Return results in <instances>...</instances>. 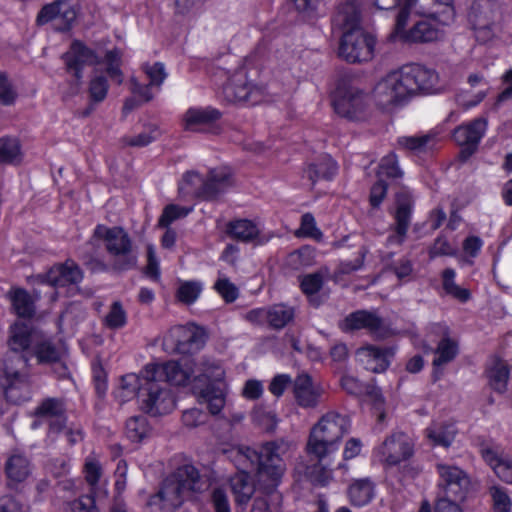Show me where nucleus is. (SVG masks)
Returning <instances> with one entry per match:
<instances>
[{
  "instance_id": "5701e85b",
  "label": "nucleus",
  "mask_w": 512,
  "mask_h": 512,
  "mask_svg": "<svg viewBox=\"0 0 512 512\" xmlns=\"http://www.w3.org/2000/svg\"><path fill=\"white\" fill-rule=\"evenodd\" d=\"M393 231L387 241L391 244L404 243L412 220L414 198L410 191L401 190L396 194Z\"/></svg>"
},
{
  "instance_id": "dca6fc26",
  "label": "nucleus",
  "mask_w": 512,
  "mask_h": 512,
  "mask_svg": "<svg viewBox=\"0 0 512 512\" xmlns=\"http://www.w3.org/2000/svg\"><path fill=\"white\" fill-rule=\"evenodd\" d=\"M415 443L412 437L402 431L391 433L375 449L379 460L388 466H396L414 455Z\"/></svg>"
},
{
  "instance_id": "79ce46f5",
  "label": "nucleus",
  "mask_w": 512,
  "mask_h": 512,
  "mask_svg": "<svg viewBox=\"0 0 512 512\" xmlns=\"http://www.w3.org/2000/svg\"><path fill=\"white\" fill-rule=\"evenodd\" d=\"M222 113L213 107L189 108L185 113L186 129L192 130L196 125H209L218 121Z\"/></svg>"
},
{
  "instance_id": "20e7f679",
  "label": "nucleus",
  "mask_w": 512,
  "mask_h": 512,
  "mask_svg": "<svg viewBox=\"0 0 512 512\" xmlns=\"http://www.w3.org/2000/svg\"><path fill=\"white\" fill-rule=\"evenodd\" d=\"M97 242L103 243L113 271L124 272L137 267L138 255L135 245L123 227L97 224L85 246L89 248Z\"/></svg>"
},
{
  "instance_id": "a18cd8bd",
  "label": "nucleus",
  "mask_w": 512,
  "mask_h": 512,
  "mask_svg": "<svg viewBox=\"0 0 512 512\" xmlns=\"http://www.w3.org/2000/svg\"><path fill=\"white\" fill-rule=\"evenodd\" d=\"M109 90L107 78L103 75H94L88 86V94L90 104L85 111L83 116H89L94 110V104L101 103L105 100Z\"/></svg>"
},
{
  "instance_id": "603ef678",
  "label": "nucleus",
  "mask_w": 512,
  "mask_h": 512,
  "mask_svg": "<svg viewBox=\"0 0 512 512\" xmlns=\"http://www.w3.org/2000/svg\"><path fill=\"white\" fill-rule=\"evenodd\" d=\"M323 286V276L321 273H311L304 275L301 278L300 287L302 292L310 298L314 306H318L319 302L316 301L314 296L321 290Z\"/></svg>"
},
{
  "instance_id": "09e8293b",
  "label": "nucleus",
  "mask_w": 512,
  "mask_h": 512,
  "mask_svg": "<svg viewBox=\"0 0 512 512\" xmlns=\"http://www.w3.org/2000/svg\"><path fill=\"white\" fill-rule=\"evenodd\" d=\"M294 317V309L290 306L275 304L268 308V324L273 329L280 330L284 328Z\"/></svg>"
},
{
  "instance_id": "864d4df0",
  "label": "nucleus",
  "mask_w": 512,
  "mask_h": 512,
  "mask_svg": "<svg viewBox=\"0 0 512 512\" xmlns=\"http://www.w3.org/2000/svg\"><path fill=\"white\" fill-rule=\"evenodd\" d=\"M377 176L379 179L383 176L391 179H397L403 176V171L399 167L398 157L395 153H389L381 159Z\"/></svg>"
},
{
  "instance_id": "b1692460",
  "label": "nucleus",
  "mask_w": 512,
  "mask_h": 512,
  "mask_svg": "<svg viewBox=\"0 0 512 512\" xmlns=\"http://www.w3.org/2000/svg\"><path fill=\"white\" fill-rule=\"evenodd\" d=\"M193 370L188 363L185 367L177 361H167L164 363L147 364L144 367V375L158 380L160 383L176 386L185 385L193 374Z\"/></svg>"
},
{
  "instance_id": "e2e57ef3",
  "label": "nucleus",
  "mask_w": 512,
  "mask_h": 512,
  "mask_svg": "<svg viewBox=\"0 0 512 512\" xmlns=\"http://www.w3.org/2000/svg\"><path fill=\"white\" fill-rule=\"evenodd\" d=\"M18 97L17 91L8 79V76L0 72V104L11 106Z\"/></svg>"
},
{
  "instance_id": "1a4fd4ad",
  "label": "nucleus",
  "mask_w": 512,
  "mask_h": 512,
  "mask_svg": "<svg viewBox=\"0 0 512 512\" xmlns=\"http://www.w3.org/2000/svg\"><path fill=\"white\" fill-rule=\"evenodd\" d=\"M335 112L349 121H365L371 114L369 96L360 88L342 79L333 101Z\"/></svg>"
},
{
  "instance_id": "6e6552de",
  "label": "nucleus",
  "mask_w": 512,
  "mask_h": 512,
  "mask_svg": "<svg viewBox=\"0 0 512 512\" xmlns=\"http://www.w3.org/2000/svg\"><path fill=\"white\" fill-rule=\"evenodd\" d=\"M411 10L400 8L396 15L394 31L390 34L392 40L410 43H429L438 41L444 36L443 26L446 20L438 19L437 14L426 15L427 18L418 21L408 31L405 30Z\"/></svg>"
},
{
  "instance_id": "f704fd0d",
  "label": "nucleus",
  "mask_w": 512,
  "mask_h": 512,
  "mask_svg": "<svg viewBox=\"0 0 512 512\" xmlns=\"http://www.w3.org/2000/svg\"><path fill=\"white\" fill-rule=\"evenodd\" d=\"M362 361L366 363V369L374 372H384L390 365V359L394 356L392 347H379L370 345L358 351Z\"/></svg>"
},
{
  "instance_id": "9b49d317",
  "label": "nucleus",
  "mask_w": 512,
  "mask_h": 512,
  "mask_svg": "<svg viewBox=\"0 0 512 512\" xmlns=\"http://www.w3.org/2000/svg\"><path fill=\"white\" fill-rule=\"evenodd\" d=\"M139 403L141 410L152 416L168 414L175 407V400L168 385L148 375H144Z\"/></svg>"
},
{
  "instance_id": "4468645a",
  "label": "nucleus",
  "mask_w": 512,
  "mask_h": 512,
  "mask_svg": "<svg viewBox=\"0 0 512 512\" xmlns=\"http://www.w3.org/2000/svg\"><path fill=\"white\" fill-rule=\"evenodd\" d=\"M376 105L382 109L401 104L410 98L401 70L393 71L383 77L373 90Z\"/></svg>"
},
{
  "instance_id": "c756f323",
  "label": "nucleus",
  "mask_w": 512,
  "mask_h": 512,
  "mask_svg": "<svg viewBox=\"0 0 512 512\" xmlns=\"http://www.w3.org/2000/svg\"><path fill=\"white\" fill-rule=\"evenodd\" d=\"M479 452L501 481L512 484V457L503 456L497 445L488 443H482Z\"/></svg>"
},
{
  "instance_id": "680f3d73",
  "label": "nucleus",
  "mask_w": 512,
  "mask_h": 512,
  "mask_svg": "<svg viewBox=\"0 0 512 512\" xmlns=\"http://www.w3.org/2000/svg\"><path fill=\"white\" fill-rule=\"evenodd\" d=\"M20 146L16 139L1 138L0 139V162L11 163L19 155Z\"/></svg>"
},
{
  "instance_id": "6ab92c4d",
  "label": "nucleus",
  "mask_w": 512,
  "mask_h": 512,
  "mask_svg": "<svg viewBox=\"0 0 512 512\" xmlns=\"http://www.w3.org/2000/svg\"><path fill=\"white\" fill-rule=\"evenodd\" d=\"M76 18L77 10L71 1L56 0L40 9L35 22L38 26L53 23L57 31L66 32L71 29Z\"/></svg>"
},
{
  "instance_id": "f8f14e48",
  "label": "nucleus",
  "mask_w": 512,
  "mask_h": 512,
  "mask_svg": "<svg viewBox=\"0 0 512 512\" xmlns=\"http://www.w3.org/2000/svg\"><path fill=\"white\" fill-rule=\"evenodd\" d=\"M204 330L194 324L172 327L163 338V347L170 353L191 354L205 344Z\"/></svg>"
},
{
  "instance_id": "49530a36",
  "label": "nucleus",
  "mask_w": 512,
  "mask_h": 512,
  "mask_svg": "<svg viewBox=\"0 0 512 512\" xmlns=\"http://www.w3.org/2000/svg\"><path fill=\"white\" fill-rule=\"evenodd\" d=\"M205 178L195 171L186 172L179 183L178 190L182 197L199 198L202 200V188Z\"/></svg>"
},
{
  "instance_id": "9d476101",
  "label": "nucleus",
  "mask_w": 512,
  "mask_h": 512,
  "mask_svg": "<svg viewBox=\"0 0 512 512\" xmlns=\"http://www.w3.org/2000/svg\"><path fill=\"white\" fill-rule=\"evenodd\" d=\"M429 333L440 338L435 348H425L426 353L432 352L434 354L431 377L436 382L442 377L445 367L457 358L459 343L450 336V330L444 324L435 323L430 325Z\"/></svg>"
},
{
  "instance_id": "f3484780",
  "label": "nucleus",
  "mask_w": 512,
  "mask_h": 512,
  "mask_svg": "<svg viewBox=\"0 0 512 512\" xmlns=\"http://www.w3.org/2000/svg\"><path fill=\"white\" fill-rule=\"evenodd\" d=\"M223 94L227 101L256 105L266 98V88L258 86L247 79L244 71L236 72L224 85Z\"/></svg>"
},
{
  "instance_id": "c9c22d12",
  "label": "nucleus",
  "mask_w": 512,
  "mask_h": 512,
  "mask_svg": "<svg viewBox=\"0 0 512 512\" xmlns=\"http://www.w3.org/2000/svg\"><path fill=\"white\" fill-rule=\"evenodd\" d=\"M238 473L231 479L232 491L235 494V500L239 505L247 504L255 492V487L250 476L251 473L256 475L259 484V471L257 469H241L233 462Z\"/></svg>"
},
{
  "instance_id": "0eeeda50",
  "label": "nucleus",
  "mask_w": 512,
  "mask_h": 512,
  "mask_svg": "<svg viewBox=\"0 0 512 512\" xmlns=\"http://www.w3.org/2000/svg\"><path fill=\"white\" fill-rule=\"evenodd\" d=\"M207 487V481L193 465L186 464L178 467L163 481L160 488L165 510L170 511L180 507L192 492L199 493Z\"/></svg>"
},
{
  "instance_id": "4d7b16f0",
  "label": "nucleus",
  "mask_w": 512,
  "mask_h": 512,
  "mask_svg": "<svg viewBox=\"0 0 512 512\" xmlns=\"http://www.w3.org/2000/svg\"><path fill=\"white\" fill-rule=\"evenodd\" d=\"M490 495L493 501L494 512H510L512 501L505 488L493 486L490 488Z\"/></svg>"
},
{
  "instance_id": "393cba45",
  "label": "nucleus",
  "mask_w": 512,
  "mask_h": 512,
  "mask_svg": "<svg viewBox=\"0 0 512 512\" xmlns=\"http://www.w3.org/2000/svg\"><path fill=\"white\" fill-rule=\"evenodd\" d=\"M35 279L40 284L66 287L79 284L83 279V272L75 261L67 259L64 263L53 265L46 273L36 275Z\"/></svg>"
},
{
  "instance_id": "aec40b11",
  "label": "nucleus",
  "mask_w": 512,
  "mask_h": 512,
  "mask_svg": "<svg viewBox=\"0 0 512 512\" xmlns=\"http://www.w3.org/2000/svg\"><path fill=\"white\" fill-rule=\"evenodd\" d=\"M62 58L67 72L76 80V84L73 87L75 93L78 92L80 82L83 78V68L85 66L96 65L101 62V59L96 52L79 40H74L71 43L69 50L63 54Z\"/></svg>"
},
{
  "instance_id": "13d9d810",
  "label": "nucleus",
  "mask_w": 512,
  "mask_h": 512,
  "mask_svg": "<svg viewBox=\"0 0 512 512\" xmlns=\"http://www.w3.org/2000/svg\"><path fill=\"white\" fill-rule=\"evenodd\" d=\"M302 21L313 23L317 17L318 0H292Z\"/></svg>"
},
{
  "instance_id": "3c124183",
  "label": "nucleus",
  "mask_w": 512,
  "mask_h": 512,
  "mask_svg": "<svg viewBox=\"0 0 512 512\" xmlns=\"http://www.w3.org/2000/svg\"><path fill=\"white\" fill-rule=\"evenodd\" d=\"M455 275V270L452 268H446L442 272L443 289L447 294L451 295L460 302L465 303L470 299L471 293L468 289L462 288L455 283Z\"/></svg>"
},
{
  "instance_id": "c03bdc74",
  "label": "nucleus",
  "mask_w": 512,
  "mask_h": 512,
  "mask_svg": "<svg viewBox=\"0 0 512 512\" xmlns=\"http://www.w3.org/2000/svg\"><path fill=\"white\" fill-rule=\"evenodd\" d=\"M143 382L144 369L139 375L130 373L122 376L116 397L119 398L121 402L128 401L135 396L139 398L140 391L143 387Z\"/></svg>"
},
{
  "instance_id": "473e14b6",
  "label": "nucleus",
  "mask_w": 512,
  "mask_h": 512,
  "mask_svg": "<svg viewBox=\"0 0 512 512\" xmlns=\"http://www.w3.org/2000/svg\"><path fill=\"white\" fill-rule=\"evenodd\" d=\"M4 471L10 484L22 483L32 472L31 461L24 452L13 450L7 456Z\"/></svg>"
},
{
  "instance_id": "69168bd1",
  "label": "nucleus",
  "mask_w": 512,
  "mask_h": 512,
  "mask_svg": "<svg viewBox=\"0 0 512 512\" xmlns=\"http://www.w3.org/2000/svg\"><path fill=\"white\" fill-rule=\"evenodd\" d=\"M92 378L95 391L99 397L105 396L107 392V373L98 361L92 363Z\"/></svg>"
},
{
  "instance_id": "cd10ccee",
  "label": "nucleus",
  "mask_w": 512,
  "mask_h": 512,
  "mask_svg": "<svg viewBox=\"0 0 512 512\" xmlns=\"http://www.w3.org/2000/svg\"><path fill=\"white\" fill-rule=\"evenodd\" d=\"M31 355L36 357L37 363L41 365H54V372L59 378L68 375V368L62 362V352L50 339H39L31 349Z\"/></svg>"
},
{
  "instance_id": "7c9ffc66",
  "label": "nucleus",
  "mask_w": 512,
  "mask_h": 512,
  "mask_svg": "<svg viewBox=\"0 0 512 512\" xmlns=\"http://www.w3.org/2000/svg\"><path fill=\"white\" fill-rule=\"evenodd\" d=\"M383 319L377 314L376 311L371 310H357L348 314L340 327L345 332L367 330L371 334H379L383 329Z\"/></svg>"
},
{
  "instance_id": "37998d69",
  "label": "nucleus",
  "mask_w": 512,
  "mask_h": 512,
  "mask_svg": "<svg viewBox=\"0 0 512 512\" xmlns=\"http://www.w3.org/2000/svg\"><path fill=\"white\" fill-rule=\"evenodd\" d=\"M452 1L453 0H404L401 8L414 9L418 14L421 15H432L437 14L434 9L436 7H444L445 13H447V19L452 16Z\"/></svg>"
},
{
  "instance_id": "774afa93",
  "label": "nucleus",
  "mask_w": 512,
  "mask_h": 512,
  "mask_svg": "<svg viewBox=\"0 0 512 512\" xmlns=\"http://www.w3.org/2000/svg\"><path fill=\"white\" fill-rule=\"evenodd\" d=\"M214 288L227 303L234 302L239 296L238 288L227 278L218 279Z\"/></svg>"
},
{
  "instance_id": "a878e982",
  "label": "nucleus",
  "mask_w": 512,
  "mask_h": 512,
  "mask_svg": "<svg viewBox=\"0 0 512 512\" xmlns=\"http://www.w3.org/2000/svg\"><path fill=\"white\" fill-rule=\"evenodd\" d=\"M233 185V174L228 167L210 169L205 177L204 187L201 191L202 200H217Z\"/></svg>"
},
{
  "instance_id": "2f4dec72",
  "label": "nucleus",
  "mask_w": 512,
  "mask_h": 512,
  "mask_svg": "<svg viewBox=\"0 0 512 512\" xmlns=\"http://www.w3.org/2000/svg\"><path fill=\"white\" fill-rule=\"evenodd\" d=\"M226 234L231 239L243 243L264 244L267 239L261 235L257 222L249 219L231 220L226 225Z\"/></svg>"
},
{
  "instance_id": "6e6d98bb",
  "label": "nucleus",
  "mask_w": 512,
  "mask_h": 512,
  "mask_svg": "<svg viewBox=\"0 0 512 512\" xmlns=\"http://www.w3.org/2000/svg\"><path fill=\"white\" fill-rule=\"evenodd\" d=\"M202 291L200 283L195 281H187L180 284L176 296L177 299L187 305L194 303Z\"/></svg>"
},
{
  "instance_id": "412c9836",
  "label": "nucleus",
  "mask_w": 512,
  "mask_h": 512,
  "mask_svg": "<svg viewBox=\"0 0 512 512\" xmlns=\"http://www.w3.org/2000/svg\"><path fill=\"white\" fill-rule=\"evenodd\" d=\"M436 468L440 476L437 497L464 499L469 485L467 474L459 467L448 464H437Z\"/></svg>"
},
{
  "instance_id": "f03ea898",
  "label": "nucleus",
  "mask_w": 512,
  "mask_h": 512,
  "mask_svg": "<svg viewBox=\"0 0 512 512\" xmlns=\"http://www.w3.org/2000/svg\"><path fill=\"white\" fill-rule=\"evenodd\" d=\"M36 342L32 328L22 322L10 327L8 345L11 350L0 361V386L6 399L20 404L31 398L32 384L28 371L29 357L21 354Z\"/></svg>"
},
{
  "instance_id": "4be33fe9",
  "label": "nucleus",
  "mask_w": 512,
  "mask_h": 512,
  "mask_svg": "<svg viewBox=\"0 0 512 512\" xmlns=\"http://www.w3.org/2000/svg\"><path fill=\"white\" fill-rule=\"evenodd\" d=\"M34 416L37 420L33 422V428L46 422L49 425V432L58 434L67 423L65 401L61 398H45L35 408Z\"/></svg>"
},
{
  "instance_id": "a211bd4d",
  "label": "nucleus",
  "mask_w": 512,
  "mask_h": 512,
  "mask_svg": "<svg viewBox=\"0 0 512 512\" xmlns=\"http://www.w3.org/2000/svg\"><path fill=\"white\" fill-rule=\"evenodd\" d=\"M410 97L418 94H434L442 90L438 73L420 64H411L401 69Z\"/></svg>"
},
{
  "instance_id": "8fccbe9b",
  "label": "nucleus",
  "mask_w": 512,
  "mask_h": 512,
  "mask_svg": "<svg viewBox=\"0 0 512 512\" xmlns=\"http://www.w3.org/2000/svg\"><path fill=\"white\" fill-rule=\"evenodd\" d=\"M149 432L150 426L145 416H133L126 421L125 433L132 442H140L148 436Z\"/></svg>"
},
{
  "instance_id": "72a5a7b5",
  "label": "nucleus",
  "mask_w": 512,
  "mask_h": 512,
  "mask_svg": "<svg viewBox=\"0 0 512 512\" xmlns=\"http://www.w3.org/2000/svg\"><path fill=\"white\" fill-rule=\"evenodd\" d=\"M437 136L434 133L401 136L397 146L408 154L422 156L431 153L437 146Z\"/></svg>"
},
{
  "instance_id": "338daca9",
  "label": "nucleus",
  "mask_w": 512,
  "mask_h": 512,
  "mask_svg": "<svg viewBox=\"0 0 512 512\" xmlns=\"http://www.w3.org/2000/svg\"><path fill=\"white\" fill-rule=\"evenodd\" d=\"M455 253V248L450 244L447 237L443 235H439L434 240L433 245L429 249L430 259L436 258L438 256H453Z\"/></svg>"
},
{
  "instance_id": "e433bc0d",
  "label": "nucleus",
  "mask_w": 512,
  "mask_h": 512,
  "mask_svg": "<svg viewBox=\"0 0 512 512\" xmlns=\"http://www.w3.org/2000/svg\"><path fill=\"white\" fill-rule=\"evenodd\" d=\"M486 129L487 120L480 117L456 127L452 136L458 145L467 144L478 147Z\"/></svg>"
},
{
  "instance_id": "bf43d9fd",
  "label": "nucleus",
  "mask_w": 512,
  "mask_h": 512,
  "mask_svg": "<svg viewBox=\"0 0 512 512\" xmlns=\"http://www.w3.org/2000/svg\"><path fill=\"white\" fill-rule=\"evenodd\" d=\"M189 212L190 209H185L175 204H169L164 208L158 220V226L168 228L175 220L185 217Z\"/></svg>"
},
{
  "instance_id": "bb28decb",
  "label": "nucleus",
  "mask_w": 512,
  "mask_h": 512,
  "mask_svg": "<svg viewBox=\"0 0 512 512\" xmlns=\"http://www.w3.org/2000/svg\"><path fill=\"white\" fill-rule=\"evenodd\" d=\"M324 390L313 383L309 374L301 373L293 381V395L296 403L304 408H316L323 397Z\"/></svg>"
},
{
  "instance_id": "58836bf2",
  "label": "nucleus",
  "mask_w": 512,
  "mask_h": 512,
  "mask_svg": "<svg viewBox=\"0 0 512 512\" xmlns=\"http://www.w3.org/2000/svg\"><path fill=\"white\" fill-rule=\"evenodd\" d=\"M457 429L454 424L433 422L425 429V435L435 446L449 447L455 439Z\"/></svg>"
},
{
  "instance_id": "ea45409f",
  "label": "nucleus",
  "mask_w": 512,
  "mask_h": 512,
  "mask_svg": "<svg viewBox=\"0 0 512 512\" xmlns=\"http://www.w3.org/2000/svg\"><path fill=\"white\" fill-rule=\"evenodd\" d=\"M337 164L329 156L322 157L318 162L310 164L304 171L313 186L319 179L331 180L337 173Z\"/></svg>"
},
{
  "instance_id": "c85d7f7f",
  "label": "nucleus",
  "mask_w": 512,
  "mask_h": 512,
  "mask_svg": "<svg viewBox=\"0 0 512 512\" xmlns=\"http://www.w3.org/2000/svg\"><path fill=\"white\" fill-rule=\"evenodd\" d=\"M361 14L357 0H340L336 6L331 24L333 30L342 33L362 29L360 26Z\"/></svg>"
},
{
  "instance_id": "4c0bfd02",
  "label": "nucleus",
  "mask_w": 512,
  "mask_h": 512,
  "mask_svg": "<svg viewBox=\"0 0 512 512\" xmlns=\"http://www.w3.org/2000/svg\"><path fill=\"white\" fill-rule=\"evenodd\" d=\"M375 495V484L370 478L354 480L348 488V497L352 505L365 506Z\"/></svg>"
},
{
  "instance_id": "5fc2aeb1",
  "label": "nucleus",
  "mask_w": 512,
  "mask_h": 512,
  "mask_svg": "<svg viewBox=\"0 0 512 512\" xmlns=\"http://www.w3.org/2000/svg\"><path fill=\"white\" fill-rule=\"evenodd\" d=\"M127 323V314L119 301L112 303L109 312L104 318L107 328L116 330L124 327Z\"/></svg>"
},
{
  "instance_id": "a19ab883",
  "label": "nucleus",
  "mask_w": 512,
  "mask_h": 512,
  "mask_svg": "<svg viewBox=\"0 0 512 512\" xmlns=\"http://www.w3.org/2000/svg\"><path fill=\"white\" fill-rule=\"evenodd\" d=\"M9 298L14 312L21 318H31L35 314V299L23 288L9 292Z\"/></svg>"
},
{
  "instance_id": "2eb2a0df",
  "label": "nucleus",
  "mask_w": 512,
  "mask_h": 512,
  "mask_svg": "<svg viewBox=\"0 0 512 512\" xmlns=\"http://www.w3.org/2000/svg\"><path fill=\"white\" fill-rule=\"evenodd\" d=\"M376 105L382 109L401 104L410 98L401 70L393 71L383 77L373 90Z\"/></svg>"
},
{
  "instance_id": "39448f33",
  "label": "nucleus",
  "mask_w": 512,
  "mask_h": 512,
  "mask_svg": "<svg viewBox=\"0 0 512 512\" xmlns=\"http://www.w3.org/2000/svg\"><path fill=\"white\" fill-rule=\"evenodd\" d=\"M509 16L508 6L499 0H473L466 18L476 40L485 44L502 32L503 23Z\"/></svg>"
},
{
  "instance_id": "7ed1b4c3",
  "label": "nucleus",
  "mask_w": 512,
  "mask_h": 512,
  "mask_svg": "<svg viewBox=\"0 0 512 512\" xmlns=\"http://www.w3.org/2000/svg\"><path fill=\"white\" fill-rule=\"evenodd\" d=\"M349 429L350 420L346 416L334 411L326 413L310 431L306 444L307 454L326 470L331 455L338 451Z\"/></svg>"
},
{
  "instance_id": "de8ad7c7",
  "label": "nucleus",
  "mask_w": 512,
  "mask_h": 512,
  "mask_svg": "<svg viewBox=\"0 0 512 512\" xmlns=\"http://www.w3.org/2000/svg\"><path fill=\"white\" fill-rule=\"evenodd\" d=\"M509 367L506 362L496 359L488 369L487 375L490 386L498 393H504L509 379Z\"/></svg>"
},
{
  "instance_id": "f257e3e1",
  "label": "nucleus",
  "mask_w": 512,
  "mask_h": 512,
  "mask_svg": "<svg viewBox=\"0 0 512 512\" xmlns=\"http://www.w3.org/2000/svg\"><path fill=\"white\" fill-rule=\"evenodd\" d=\"M293 449L294 443L284 438L267 441L259 450L248 446L231 449L229 457L238 467L259 471L260 495L254 499L251 512L282 511L283 497L277 487L286 470L284 459Z\"/></svg>"
},
{
  "instance_id": "423d86ee",
  "label": "nucleus",
  "mask_w": 512,
  "mask_h": 512,
  "mask_svg": "<svg viewBox=\"0 0 512 512\" xmlns=\"http://www.w3.org/2000/svg\"><path fill=\"white\" fill-rule=\"evenodd\" d=\"M195 376L193 392L200 403H206L212 415L219 414L226 402L225 371L215 362L203 360Z\"/></svg>"
},
{
  "instance_id": "ddd939ff",
  "label": "nucleus",
  "mask_w": 512,
  "mask_h": 512,
  "mask_svg": "<svg viewBox=\"0 0 512 512\" xmlns=\"http://www.w3.org/2000/svg\"><path fill=\"white\" fill-rule=\"evenodd\" d=\"M376 40L363 29L344 32L338 55L349 63L367 62L373 58Z\"/></svg>"
},
{
  "instance_id": "052dcab7",
  "label": "nucleus",
  "mask_w": 512,
  "mask_h": 512,
  "mask_svg": "<svg viewBox=\"0 0 512 512\" xmlns=\"http://www.w3.org/2000/svg\"><path fill=\"white\" fill-rule=\"evenodd\" d=\"M158 136V129L150 127L136 136L123 138V143L131 147H145L155 141Z\"/></svg>"
},
{
  "instance_id": "0e129e2a",
  "label": "nucleus",
  "mask_w": 512,
  "mask_h": 512,
  "mask_svg": "<svg viewBox=\"0 0 512 512\" xmlns=\"http://www.w3.org/2000/svg\"><path fill=\"white\" fill-rule=\"evenodd\" d=\"M142 68L147 77L149 78V85L151 86L159 87L167 78L165 66L161 62H155L152 65L146 63L143 65Z\"/></svg>"
}]
</instances>
